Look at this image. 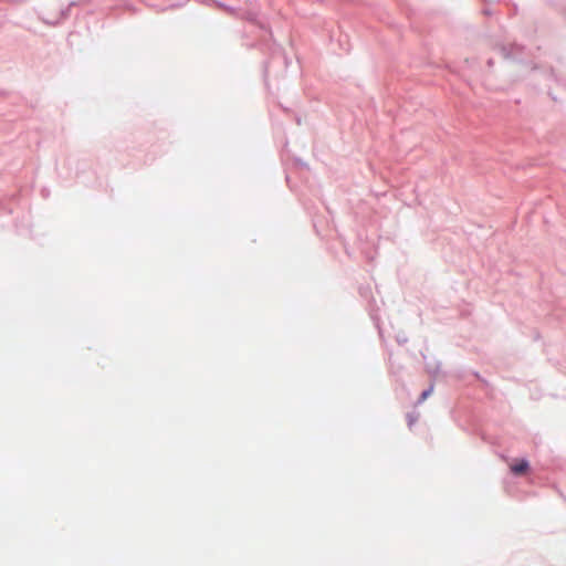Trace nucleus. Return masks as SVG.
Returning <instances> with one entry per match:
<instances>
[{"mask_svg": "<svg viewBox=\"0 0 566 566\" xmlns=\"http://www.w3.org/2000/svg\"><path fill=\"white\" fill-rule=\"evenodd\" d=\"M524 51V46L520 44H512L511 46H502L501 53L505 60L517 61Z\"/></svg>", "mask_w": 566, "mask_h": 566, "instance_id": "nucleus-1", "label": "nucleus"}, {"mask_svg": "<svg viewBox=\"0 0 566 566\" xmlns=\"http://www.w3.org/2000/svg\"><path fill=\"white\" fill-rule=\"evenodd\" d=\"M78 3H80V2H77V1H70L65 8H62V9L60 10V12H59V14H57V17H56V18L51 19V20H49V19H43V21H44L46 24L55 25V24L60 23L61 21H63V20L67 19V18L70 17L71 8H72V7L77 6Z\"/></svg>", "mask_w": 566, "mask_h": 566, "instance_id": "nucleus-2", "label": "nucleus"}, {"mask_svg": "<svg viewBox=\"0 0 566 566\" xmlns=\"http://www.w3.org/2000/svg\"><path fill=\"white\" fill-rule=\"evenodd\" d=\"M422 359L424 361L426 370L431 376H437L440 373L441 369V361L437 358H432L431 360L428 359V356L424 353H421Z\"/></svg>", "mask_w": 566, "mask_h": 566, "instance_id": "nucleus-3", "label": "nucleus"}, {"mask_svg": "<svg viewBox=\"0 0 566 566\" xmlns=\"http://www.w3.org/2000/svg\"><path fill=\"white\" fill-rule=\"evenodd\" d=\"M530 469V461L526 458L511 465V472L515 475L523 474Z\"/></svg>", "mask_w": 566, "mask_h": 566, "instance_id": "nucleus-4", "label": "nucleus"}, {"mask_svg": "<svg viewBox=\"0 0 566 566\" xmlns=\"http://www.w3.org/2000/svg\"><path fill=\"white\" fill-rule=\"evenodd\" d=\"M272 60L282 61L284 63L285 67H287L289 63H290L289 57L286 56L285 52L279 45L275 46V49L273 50Z\"/></svg>", "mask_w": 566, "mask_h": 566, "instance_id": "nucleus-5", "label": "nucleus"}, {"mask_svg": "<svg viewBox=\"0 0 566 566\" xmlns=\"http://www.w3.org/2000/svg\"><path fill=\"white\" fill-rule=\"evenodd\" d=\"M432 391H433V384H431L429 388H427L426 390H423L421 392L420 397L418 398L417 403H422L431 395Z\"/></svg>", "mask_w": 566, "mask_h": 566, "instance_id": "nucleus-6", "label": "nucleus"}, {"mask_svg": "<svg viewBox=\"0 0 566 566\" xmlns=\"http://www.w3.org/2000/svg\"><path fill=\"white\" fill-rule=\"evenodd\" d=\"M419 415L417 412H409L407 415V424L409 428H412L418 421Z\"/></svg>", "mask_w": 566, "mask_h": 566, "instance_id": "nucleus-7", "label": "nucleus"}, {"mask_svg": "<svg viewBox=\"0 0 566 566\" xmlns=\"http://www.w3.org/2000/svg\"><path fill=\"white\" fill-rule=\"evenodd\" d=\"M218 7L221 8V9H224L230 14H235L237 13V9L234 7L228 6L224 2H222V1L218 2Z\"/></svg>", "mask_w": 566, "mask_h": 566, "instance_id": "nucleus-8", "label": "nucleus"}, {"mask_svg": "<svg viewBox=\"0 0 566 566\" xmlns=\"http://www.w3.org/2000/svg\"><path fill=\"white\" fill-rule=\"evenodd\" d=\"M396 342L399 344V345H405L407 344L408 342V337L405 335V334H398L396 336Z\"/></svg>", "mask_w": 566, "mask_h": 566, "instance_id": "nucleus-9", "label": "nucleus"}, {"mask_svg": "<svg viewBox=\"0 0 566 566\" xmlns=\"http://www.w3.org/2000/svg\"><path fill=\"white\" fill-rule=\"evenodd\" d=\"M198 2L205 4V6H217L218 7V2H221L220 0H197Z\"/></svg>", "mask_w": 566, "mask_h": 566, "instance_id": "nucleus-10", "label": "nucleus"}, {"mask_svg": "<svg viewBox=\"0 0 566 566\" xmlns=\"http://www.w3.org/2000/svg\"><path fill=\"white\" fill-rule=\"evenodd\" d=\"M296 163H297L301 167H304V168H306V167H307L306 163H304V161H303V160H301L300 158H296Z\"/></svg>", "mask_w": 566, "mask_h": 566, "instance_id": "nucleus-11", "label": "nucleus"}, {"mask_svg": "<svg viewBox=\"0 0 566 566\" xmlns=\"http://www.w3.org/2000/svg\"><path fill=\"white\" fill-rule=\"evenodd\" d=\"M268 73H269V66H268V62L264 63V77L266 78L268 77Z\"/></svg>", "mask_w": 566, "mask_h": 566, "instance_id": "nucleus-12", "label": "nucleus"}, {"mask_svg": "<svg viewBox=\"0 0 566 566\" xmlns=\"http://www.w3.org/2000/svg\"><path fill=\"white\" fill-rule=\"evenodd\" d=\"M488 64H489V66H492V65H493V61L490 59V60L488 61Z\"/></svg>", "mask_w": 566, "mask_h": 566, "instance_id": "nucleus-13", "label": "nucleus"}, {"mask_svg": "<svg viewBox=\"0 0 566 566\" xmlns=\"http://www.w3.org/2000/svg\"><path fill=\"white\" fill-rule=\"evenodd\" d=\"M42 192H44V197H48V191H45V189H42Z\"/></svg>", "mask_w": 566, "mask_h": 566, "instance_id": "nucleus-14", "label": "nucleus"}, {"mask_svg": "<svg viewBox=\"0 0 566 566\" xmlns=\"http://www.w3.org/2000/svg\"><path fill=\"white\" fill-rule=\"evenodd\" d=\"M42 192H44V197H48V191H45V189H42Z\"/></svg>", "mask_w": 566, "mask_h": 566, "instance_id": "nucleus-15", "label": "nucleus"}, {"mask_svg": "<svg viewBox=\"0 0 566 566\" xmlns=\"http://www.w3.org/2000/svg\"><path fill=\"white\" fill-rule=\"evenodd\" d=\"M42 192H44V197H48V191H45V189H42Z\"/></svg>", "mask_w": 566, "mask_h": 566, "instance_id": "nucleus-16", "label": "nucleus"}]
</instances>
